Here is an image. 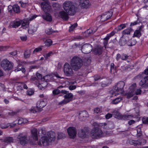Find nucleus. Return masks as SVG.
I'll return each instance as SVG.
<instances>
[{"label": "nucleus", "instance_id": "f257e3e1", "mask_svg": "<svg viewBox=\"0 0 148 148\" xmlns=\"http://www.w3.org/2000/svg\"><path fill=\"white\" fill-rule=\"evenodd\" d=\"M47 135L48 137L44 136L41 138L40 142L38 143V145H42L46 146L50 144L52 141L55 140V134L54 132H49L48 133Z\"/></svg>", "mask_w": 148, "mask_h": 148}, {"label": "nucleus", "instance_id": "f03ea898", "mask_svg": "<svg viewBox=\"0 0 148 148\" xmlns=\"http://www.w3.org/2000/svg\"><path fill=\"white\" fill-rule=\"evenodd\" d=\"M63 8L69 15H74L75 13V8L73 3L70 1H65L63 4Z\"/></svg>", "mask_w": 148, "mask_h": 148}, {"label": "nucleus", "instance_id": "7ed1b4c3", "mask_svg": "<svg viewBox=\"0 0 148 148\" xmlns=\"http://www.w3.org/2000/svg\"><path fill=\"white\" fill-rule=\"evenodd\" d=\"M70 64L73 69L77 71L82 67L83 65V61L79 57L75 56L71 59Z\"/></svg>", "mask_w": 148, "mask_h": 148}, {"label": "nucleus", "instance_id": "20e7f679", "mask_svg": "<svg viewBox=\"0 0 148 148\" xmlns=\"http://www.w3.org/2000/svg\"><path fill=\"white\" fill-rule=\"evenodd\" d=\"M125 85L123 82H118L116 85L114 89L110 91L112 95L110 97H112L119 94V93H123V88Z\"/></svg>", "mask_w": 148, "mask_h": 148}, {"label": "nucleus", "instance_id": "39448f33", "mask_svg": "<svg viewBox=\"0 0 148 148\" xmlns=\"http://www.w3.org/2000/svg\"><path fill=\"white\" fill-rule=\"evenodd\" d=\"M62 92L65 94L64 99L59 103L60 104H65L71 101L73 98V95L71 93L68 94V92L65 90H62Z\"/></svg>", "mask_w": 148, "mask_h": 148}, {"label": "nucleus", "instance_id": "423d86ee", "mask_svg": "<svg viewBox=\"0 0 148 148\" xmlns=\"http://www.w3.org/2000/svg\"><path fill=\"white\" fill-rule=\"evenodd\" d=\"M91 134L93 138H98L103 136L102 132L98 128H93L91 131Z\"/></svg>", "mask_w": 148, "mask_h": 148}, {"label": "nucleus", "instance_id": "0eeeda50", "mask_svg": "<svg viewBox=\"0 0 148 148\" xmlns=\"http://www.w3.org/2000/svg\"><path fill=\"white\" fill-rule=\"evenodd\" d=\"M1 66L5 70H10L12 68L13 65L8 60L5 59L1 62Z\"/></svg>", "mask_w": 148, "mask_h": 148}, {"label": "nucleus", "instance_id": "6e6552de", "mask_svg": "<svg viewBox=\"0 0 148 148\" xmlns=\"http://www.w3.org/2000/svg\"><path fill=\"white\" fill-rule=\"evenodd\" d=\"M63 70L65 74L67 76L70 77L73 74V71L70 65L66 63L64 66Z\"/></svg>", "mask_w": 148, "mask_h": 148}, {"label": "nucleus", "instance_id": "1a4fd4ad", "mask_svg": "<svg viewBox=\"0 0 148 148\" xmlns=\"http://www.w3.org/2000/svg\"><path fill=\"white\" fill-rule=\"evenodd\" d=\"M136 87V84L135 83L132 84L130 86L128 92L126 94L127 98H130L135 94V90Z\"/></svg>", "mask_w": 148, "mask_h": 148}, {"label": "nucleus", "instance_id": "9d476101", "mask_svg": "<svg viewBox=\"0 0 148 148\" xmlns=\"http://www.w3.org/2000/svg\"><path fill=\"white\" fill-rule=\"evenodd\" d=\"M92 48L91 45L86 44L84 45L82 47V51L83 53L87 54L90 53L92 50Z\"/></svg>", "mask_w": 148, "mask_h": 148}, {"label": "nucleus", "instance_id": "9b49d317", "mask_svg": "<svg viewBox=\"0 0 148 148\" xmlns=\"http://www.w3.org/2000/svg\"><path fill=\"white\" fill-rule=\"evenodd\" d=\"M43 0L45 1L41 3V6L43 10L46 12L50 11L51 7L49 5V2L45 0Z\"/></svg>", "mask_w": 148, "mask_h": 148}, {"label": "nucleus", "instance_id": "f8f14e48", "mask_svg": "<svg viewBox=\"0 0 148 148\" xmlns=\"http://www.w3.org/2000/svg\"><path fill=\"white\" fill-rule=\"evenodd\" d=\"M144 26L141 25L136 30L133 34V37H137L139 38L141 36V33L144 31Z\"/></svg>", "mask_w": 148, "mask_h": 148}, {"label": "nucleus", "instance_id": "ddd939ff", "mask_svg": "<svg viewBox=\"0 0 148 148\" xmlns=\"http://www.w3.org/2000/svg\"><path fill=\"white\" fill-rule=\"evenodd\" d=\"M116 113L118 114L117 118L120 119L127 120L132 119L133 118V116L132 115H122L118 111H116Z\"/></svg>", "mask_w": 148, "mask_h": 148}, {"label": "nucleus", "instance_id": "4468645a", "mask_svg": "<svg viewBox=\"0 0 148 148\" xmlns=\"http://www.w3.org/2000/svg\"><path fill=\"white\" fill-rule=\"evenodd\" d=\"M31 134L32 137L34 141V142L32 144L33 145L36 144L38 140L37 130L35 128L32 129L31 130Z\"/></svg>", "mask_w": 148, "mask_h": 148}, {"label": "nucleus", "instance_id": "2eb2a0df", "mask_svg": "<svg viewBox=\"0 0 148 148\" xmlns=\"http://www.w3.org/2000/svg\"><path fill=\"white\" fill-rule=\"evenodd\" d=\"M67 132L70 138H73L76 136V129L75 127H69Z\"/></svg>", "mask_w": 148, "mask_h": 148}, {"label": "nucleus", "instance_id": "dca6fc26", "mask_svg": "<svg viewBox=\"0 0 148 148\" xmlns=\"http://www.w3.org/2000/svg\"><path fill=\"white\" fill-rule=\"evenodd\" d=\"M79 5L83 8H87L89 5V0H79Z\"/></svg>", "mask_w": 148, "mask_h": 148}, {"label": "nucleus", "instance_id": "f3484780", "mask_svg": "<svg viewBox=\"0 0 148 148\" xmlns=\"http://www.w3.org/2000/svg\"><path fill=\"white\" fill-rule=\"evenodd\" d=\"M69 14L64 11H62L59 12V16L63 20H67L69 18Z\"/></svg>", "mask_w": 148, "mask_h": 148}, {"label": "nucleus", "instance_id": "a211bd4d", "mask_svg": "<svg viewBox=\"0 0 148 148\" xmlns=\"http://www.w3.org/2000/svg\"><path fill=\"white\" fill-rule=\"evenodd\" d=\"M0 140L6 144H8L13 143L14 139L12 137H8L5 138L4 139L0 138Z\"/></svg>", "mask_w": 148, "mask_h": 148}, {"label": "nucleus", "instance_id": "6ab92c4d", "mask_svg": "<svg viewBox=\"0 0 148 148\" xmlns=\"http://www.w3.org/2000/svg\"><path fill=\"white\" fill-rule=\"evenodd\" d=\"M18 138L19 139L20 143L22 145H25L28 143V140L25 136H24L20 138L18 137Z\"/></svg>", "mask_w": 148, "mask_h": 148}, {"label": "nucleus", "instance_id": "aec40b11", "mask_svg": "<svg viewBox=\"0 0 148 148\" xmlns=\"http://www.w3.org/2000/svg\"><path fill=\"white\" fill-rule=\"evenodd\" d=\"M42 18L47 21L51 22L52 21V16L49 13H46L42 15Z\"/></svg>", "mask_w": 148, "mask_h": 148}, {"label": "nucleus", "instance_id": "412c9836", "mask_svg": "<svg viewBox=\"0 0 148 148\" xmlns=\"http://www.w3.org/2000/svg\"><path fill=\"white\" fill-rule=\"evenodd\" d=\"M37 29V27L36 25H32L29 27L28 32L29 34H33L36 32Z\"/></svg>", "mask_w": 148, "mask_h": 148}, {"label": "nucleus", "instance_id": "4be33fe9", "mask_svg": "<svg viewBox=\"0 0 148 148\" xmlns=\"http://www.w3.org/2000/svg\"><path fill=\"white\" fill-rule=\"evenodd\" d=\"M148 80V76L145 77L140 82L139 84L141 86V87L145 88V84L146 82Z\"/></svg>", "mask_w": 148, "mask_h": 148}, {"label": "nucleus", "instance_id": "5701e85b", "mask_svg": "<svg viewBox=\"0 0 148 148\" xmlns=\"http://www.w3.org/2000/svg\"><path fill=\"white\" fill-rule=\"evenodd\" d=\"M21 24L19 21H14L11 22L10 24V27H11L16 28L19 26Z\"/></svg>", "mask_w": 148, "mask_h": 148}, {"label": "nucleus", "instance_id": "b1692460", "mask_svg": "<svg viewBox=\"0 0 148 148\" xmlns=\"http://www.w3.org/2000/svg\"><path fill=\"white\" fill-rule=\"evenodd\" d=\"M29 22L28 19H26L23 20L21 27L23 29H26L29 26Z\"/></svg>", "mask_w": 148, "mask_h": 148}, {"label": "nucleus", "instance_id": "393cba45", "mask_svg": "<svg viewBox=\"0 0 148 148\" xmlns=\"http://www.w3.org/2000/svg\"><path fill=\"white\" fill-rule=\"evenodd\" d=\"M46 105L45 103L43 101H38L37 103L36 107L38 109L43 108Z\"/></svg>", "mask_w": 148, "mask_h": 148}, {"label": "nucleus", "instance_id": "a878e982", "mask_svg": "<svg viewBox=\"0 0 148 148\" xmlns=\"http://www.w3.org/2000/svg\"><path fill=\"white\" fill-rule=\"evenodd\" d=\"M79 116L81 118H82L81 120L83 121L88 116V114L86 111H82L79 114Z\"/></svg>", "mask_w": 148, "mask_h": 148}, {"label": "nucleus", "instance_id": "bb28decb", "mask_svg": "<svg viewBox=\"0 0 148 148\" xmlns=\"http://www.w3.org/2000/svg\"><path fill=\"white\" fill-rule=\"evenodd\" d=\"M102 51V47L98 46L95 48L94 50V53L98 55H100Z\"/></svg>", "mask_w": 148, "mask_h": 148}, {"label": "nucleus", "instance_id": "cd10ccee", "mask_svg": "<svg viewBox=\"0 0 148 148\" xmlns=\"http://www.w3.org/2000/svg\"><path fill=\"white\" fill-rule=\"evenodd\" d=\"M118 32V31H117L116 28H115L110 33L107 34L105 38L107 40H109L110 37L114 36L115 33H117Z\"/></svg>", "mask_w": 148, "mask_h": 148}, {"label": "nucleus", "instance_id": "c85d7f7f", "mask_svg": "<svg viewBox=\"0 0 148 148\" xmlns=\"http://www.w3.org/2000/svg\"><path fill=\"white\" fill-rule=\"evenodd\" d=\"M132 30L130 28H127L123 30L122 32L123 36L130 34Z\"/></svg>", "mask_w": 148, "mask_h": 148}, {"label": "nucleus", "instance_id": "c756f323", "mask_svg": "<svg viewBox=\"0 0 148 148\" xmlns=\"http://www.w3.org/2000/svg\"><path fill=\"white\" fill-rule=\"evenodd\" d=\"M145 91H144V88L141 87L140 89H137L135 91V94L137 95H140L142 92L143 93H144Z\"/></svg>", "mask_w": 148, "mask_h": 148}, {"label": "nucleus", "instance_id": "7c9ffc66", "mask_svg": "<svg viewBox=\"0 0 148 148\" xmlns=\"http://www.w3.org/2000/svg\"><path fill=\"white\" fill-rule=\"evenodd\" d=\"M142 126H139L137 127V136L138 137H140L142 135L141 127Z\"/></svg>", "mask_w": 148, "mask_h": 148}, {"label": "nucleus", "instance_id": "2f4dec72", "mask_svg": "<svg viewBox=\"0 0 148 148\" xmlns=\"http://www.w3.org/2000/svg\"><path fill=\"white\" fill-rule=\"evenodd\" d=\"M126 27V24H122L119 25L116 28V29L117 31H119L124 28Z\"/></svg>", "mask_w": 148, "mask_h": 148}, {"label": "nucleus", "instance_id": "473e14b6", "mask_svg": "<svg viewBox=\"0 0 148 148\" xmlns=\"http://www.w3.org/2000/svg\"><path fill=\"white\" fill-rule=\"evenodd\" d=\"M129 143L131 144L134 146L138 145V140H131L129 141Z\"/></svg>", "mask_w": 148, "mask_h": 148}, {"label": "nucleus", "instance_id": "72a5a7b5", "mask_svg": "<svg viewBox=\"0 0 148 148\" xmlns=\"http://www.w3.org/2000/svg\"><path fill=\"white\" fill-rule=\"evenodd\" d=\"M13 10L17 13H19L20 12V7L17 5H13Z\"/></svg>", "mask_w": 148, "mask_h": 148}, {"label": "nucleus", "instance_id": "f704fd0d", "mask_svg": "<svg viewBox=\"0 0 148 148\" xmlns=\"http://www.w3.org/2000/svg\"><path fill=\"white\" fill-rule=\"evenodd\" d=\"M97 30V28H95V30H92V29H88L86 32L84 33L85 34H87L88 35L92 33H94Z\"/></svg>", "mask_w": 148, "mask_h": 148}, {"label": "nucleus", "instance_id": "c9c22d12", "mask_svg": "<svg viewBox=\"0 0 148 148\" xmlns=\"http://www.w3.org/2000/svg\"><path fill=\"white\" fill-rule=\"evenodd\" d=\"M122 99L121 97H118L117 98L113 100L112 101L111 103L114 104H116L120 101Z\"/></svg>", "mask_w": 148, "mask_h": 148}, {"label": "nucleus", "instance_id": "e433bc0d", "mask_svg": "<svg viewBox=\"0 0 148 148\" xmlns=\"http://www.w3.org/2000/svg\"><path fill=\"white\" fill-rule=\"evenodd\" d=\"M138 140V144L139 145H144L146 143V141L145 139H141Z\"/></svg>", "mask_w": 148, "mask_h": 148}, {"label": "nucleus", "instance_id": "4c0bfd02", "mask_svg": "<svg viewBox=\"0 0 148 148\" xmlns=\"http://www.w3.org/2000/svg\"><path fill=\"white\" fill-rule=\"evenodd\" d=\"M57 31H53L51 28H49L45 30V32L48 35H50L52 34L53 32H55Z\"/></svg>", "mask_w": 148, "mask_h": 148}, {"label": "nucleus", "instance_id": "58836bf2", "mask_svg": "<svg viewBox=\"0 0 148 148\" xmlns=\"http://www.w3.org/2000/svg\"><path fill=\"white\" fill-rule=\"evenodd\" d=\"M45 45L47 47H49L52 44V41L50 39L46 40L44 42Z\"/></svg>", "mask_w": 148, "mask_h": 148}, {"label": "nucleus", "instance_id": "ea45409f", "mask_svg": "<svg viewBox=\"0 0 148 148\" xmlns=\"http://www.w3.org/2000/svg\"><path fill=\"white\" fill-rule=\"evenodd\" d=\"M51 77L50 78V81H54L55 79L54 78L56 77L57 78H60V77L57 74H52L50 75Z\"/></svg>", "mask_w": 148, "mask_h": 148}, {"label": "nucleus", "instance_id": "a19ab883", "mask_svg": "<svg viewBox=\"0 0 148 148\" xmlns=\"http://www.w3.org/2000/svg\"><path fill=\"white\" fill-rule=\"evenodd\" d=\"M110 71L112 73H114L116 72V67H114V64L113 63L111 64Z\"/></svg>", "mask_w": 148, "mask_h": 148}, {"label": "nucleus", "instance_id": "79ce46f5", "mask_svg": "<svg viewBox=\"0 0 148 148\" xmlns=\"http://www.w3.org/2000/svg\"><path fill=\"white\" fill-rule=\"evenodd\" d=\"M53 54V53L52 51H50L49 53L45 54L44 55V56L46 59H47L48 57L51 56Z\"/></svg>", "mask_w": 148, "mask_h": 148}, {"label": "nucleus", "instance_id": "37998d69", "mask_svg": "<svg viewBox=\"0 0 148 148\" xmlns=\"http://www.w3.org/2000/svg\"><path fill=\"white\" fill-rule=\"evenodd\" d=\"M77 23H74L69 27V31L70 32L72 31L77 26Z\"/></svg>", "mask_w": 148, "mask_h": 148}, {"label": "nucleus", "instance_id": "c03bdc74", "mask_svg": "<svg viewBox=\"0 0 148 148\" xmlns=\"http://www.w3.org/2000/svg\"><path fill=\"white\" fill-rule=\"evenodd\" d=\"M42 50V48L41 47H40L35 48L34 51L33 53H36L38 52H40Z\"/></svg>", "mask_w": 148, "mask_h": 148}, {"label": "nucleus", "instance_id": "a18cd8bd", "mask_svg": "<svg viewBox=\"0 0 148 148\" xmlns=\"http://www.w3.org/2000/svg\"><path fill=\"white\" fill-rule=\"evenodd\" d=\"M2 129H5L9 127V125L8 123H2L0 125Z\"/></svg>", "mask_w": 148, "mask_h": 148}, {"label": "nucleus", "instance_id": "49530a36", "mask_svg": "<svg viewBox=\"0 0 148 148\" xmlns=\"http://www.w3.org/2000/svg\"><path fill=\"white\" fill-rule=\"evenodd\" d=\"M140 22V21L138 19L136 21H135L133 22H131V23L130 26H133L135 25H138V24Z\"/></svg>", "mask_w": 148, "mask_h": 148}, {"label": "nucleus", "instance_id": "de8ad7c7", "mask_svg": "<svg viewBox=\"0 0 148 148\" xmlns=\"http://www.w3.org/2000/svg\"><path fill=\"white\" fill-rule=\"evenodd\" d=\"M30 53L28 51H25L24 53V57L25 58H27L30 56Z\"/></svg>", "mask_w": 148, "mask_h": 148}, {"label": "nucleus", "instance_id": "09e8293b", "mask_svg": "<svg viewBox=\"0 0 148 148\" xmlns=\"http://www.w3.org/2000/svg\"><path fill=\"white\" fill-rule=\"evenodd\" d=\"M34 91L32 89L28 90L27 92V94L29 96L32 95L34 94Z\"/></svg>", "mask_w": 148, "mask_h": 148}, {"label": "nucleus", "instance_id": "8fccbe9b", "mask_svg": "<svg viewBox=\"0 0 148 148\" xmlns=\"http://www.w3.org/2000/svg\"><path fill=\"white\" fill-rule=\"evenodd\" d=\"M143 122V123L148 124V118L146 117H144L142 119Z\"/></svg>", "mask_w": 148, "mask_h": 148}, {"label": "nucleus", "instance_id": "3c124183", "mask_svg": "<svg viewBox=\"0 0 148 148\" xmlns=\"http://www.w3.org/2000/svg\"><path fill=\"white\" fill-rule=\"evenodd\" d=\"M108 20L105 14L102 15L101 16V20L102 21H104Z\"/></svg>", "mask_w": 148, "mask_h": 148}, {"label": "nucleus", "instance_id": "603ef678", "mask_svg": "<svg viewBox=\"0 0 148 148\" xmlns=\"http://www.w3.org/2000/svg\"><path fill=\"white\" fill-rule=\"evenodd\" d=\"M65 137V135L62 133H60L58 134V139H60L62 138H64Z\"/></svg>", "mask_w": 148, "mask_h": 148}, {"label": "nucleus", "instance_id": "864d4df0", "mask_svg": "<svg viewBox=\"0 0 148 148\" xmlns=\"http://www.w3.org/2000/svg\"><path fill=\"white\" fill-rule=\"evenodd\" d=\"M107 18V19H108L110 18L112 15V12H107L106 14H105Z\"/></svg>", "mask_w": 148, "mask_h": 148}, {"label": "nucleus", "instance_id": "5fc2aeb1", "mask_svg": "<svg viewBox=\"0 0 148 148\" xmlns=\"http://www.w3.org/2000/svg\"><path fill=\"white\" fill-rule=\"evenodd\" d=\"M94 111L95 112L97 113H100L102 112L101 109L98 108H97L95 109Z\"/></svg>", "mask_w": 148, "mask_h": 148}, {"label": "nucleus", "instance_id": "6e6d98bb", "mask_svg": "<svg viewBox=\"0 0 148 148\" xmlns=\"http://www.w3.org/2000/svg\"><path fill=\"white\" fill-rule=\"evenodd\" d=\"M15 122L14 121L12 123H8L9 126H10L11 128L15 127L17 124V123H15Z\"/></svg>", "mask_w": 148, "mask_h": 148}, {"label": "nucleus", "instance_id": "4d7b16f0", "mask_svg": "<svg viewBox=\"0 0 148 148\" xmlns=\"http://www.w3.org/2000/svg\"><path fill=\"white\" fill-rule=\"evenodd\" d=\"M128 56L125 54H123L121 56V59L123 60H125L127 59Z\"/></svg>", "mask_w": 148, "mask_h": 148}, {"label": "nucleus", "instance_id": "13d9d810", "mask_svg": "<svg viewBox=\"0 0 148 148\" xmlns=\"http://www.w3.org/2000/svg\"><path fill=\"white\" fill-rule=\"evenodd\" d=\"M60 92V91L58 89H56L53 91V93L54 95H57Z\"/></svg>", "mask_w": 148, "mask_h": 148}, {"label": "nucleus", "instance_id": "bf43d9fd", "mask_svg": "<svg viewBox=\"0 0 148 148\" xmlns=\"http://www.w3.org/2000/svg\"><path fill=\"white\" fill-rule=\"evenodd\" d=\"M8 48L7 46H0V50L4 51L6 50Z\"/></svg>", "mask_w": 148, "mask_h": 148}, {"label": "nucleus", "instance_id": "052dcab7", "mask_svg": "<svg viewBox=\"0 0 148 148\" xmlns=\"http://www.w3.org/2000/svg\"><path fill=\"white\" fill-rule=\"evenodd\" d=\"M37 16L36 15H33L32 16L30 17H29V18H27L29 20V21H31L35 18Z\"/></svg>", "mask_w": 148, "mask_h": 148}, {"label": "nucleus", "instance_id": "680f3d73", "mask_svg": "<svg viewBox=\"0 0 148 148\" xmlns=\"http://www.w3.org/2000/svg\"><path fill=\"white\" fill-rule=\"evenodd\" d=\"M29 111L31 112L32 113H35L36 112V111L35 109V108L34 107H32L29 109Z\"/></svg>", "mask_w": 148, "mask_h": 148}, {"label": "nucleus", "instance_id": "e2e57ef3", "mask_svg": "<svg viewBox=\"0 0 148 148\" xmlns=\"http://www.w3.org/2000/svg\"><path fill=\"white\" fill-rule=\"evenodd\" d=\"M85 134V132L82 131L79 132L78 134L79 136L82 137H83L84 136Z\"/></svg>", "mask_w": 148, "mask_h": 148}, {"label": "nucleus", "instance_id": "0e129e2a", "mask_svg": "<svg viewBox=\"0 0 148 148\" xmlns=\"http://www.w3.org/2000/svg\"><path fill=\"white\" fill-rule=\"evenodd\" d=\"M51 77L50 75H46L45 77V79L47 81H50V78Z\"/></svg>", "mask_w": 148, "mask_h": 148}, {"label": "nucleus", "instance_id": "69168bd1", "mask_svg": "<svg viewBox=\"0 0 148 148\" xmlns=\"http://www.w3.org/2000/svg\"><path fill=\"white\" fill-rule=\"evenodd\" d=\"M135 121L133 120H131L128 121V124L129 125H131L135 123Z\"/></svg>", "mask_w": 148, "mask_h": 148}, {"label": "nucleus", "instance_id": "338daca9", "mask_svg": "<svg viewBox=\"0 0 148 148\" xmlns=\"http://www.w3.org/2000/svg\"><path fill=\"white\" fill-rule=\"evenodd\" d=\"M23 118H20L18 120V124L21 125L23 123Z\"/></svg>", "mask_w": 148, "mask_h": 148}, {"label": "nucleus", "instance_id": "774afa93", "mask_svg": "<svg viewBox=\"0 0 148 148\" xmlns=\"http://www.w3.org/2000/svg\"><path fill=\"white\" fill-rule=\"evenodd\" d=\"M36 76L37 78L38 79H41L42 77L41 74L38 73H36Z\"/></svg>", "mask_w": 148, "mask_h": 148}]
</instances>
